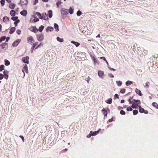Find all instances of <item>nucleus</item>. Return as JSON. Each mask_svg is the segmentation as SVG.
<instances>
[{
	"mask_svg": "<svg viewBox=\"0 0 158 158\" xmlns=\"http://www.w3.org/2000/svg\"><path fill=\"white\" fill-rule=\"evenodd\" d=\"M61 12L62 15V18H65L68 14V10L64 8H62L61 9Z\"/></svg>",
	"mask_w": 158,
	"mask_h": 158,
	"instance_id": "obj_1",
	"label": "nucleus"
},
{
	"mask_svg": "<svg viewBox=\"0 0 158 158\" xmlns=\"http://www.w3.org/2000/svg\"><path fill=\"white\" fill-rule=\"evenodd\" d=\"M27 42L28 44H32L35 41L33 38L31 36H28L27 39Z\"/></svg>",
	"mask_w": 158,
	"mask_h": 158,
	"instance_id": "obj_2",
	"label": "nucleus"
},
{
	"mask_svg": "<svg viewBox=\"0 0 158 158\" xmlns=\"http://www.w3.org/2000/svg\"><path fill=\"white\" fill-rule=\"evenodd\" d=\"M37 40L39 41H42L44 39V37L43 35L40 34L37 35Z\"/></svg>",
	"mask_w": 158,
	"mask_h": 158,
	"instance_id": "obj_3",
	"label": "nucleus"
},
{
	"mask_svg": "<svg viewBox=\"0 0 158 158\" xmlns=\"http://www.w3.org/2000/svg\"><path fill=\"white\" fill-rule=\"evenodd\" d=\"M29 57L28 56L24 57L22 58V60L23 62L27 64H29Z\"/></svg>",
	"mask_w": 158,
	"mask_h": 158,
	"instance_id": "obj_4",
	"label": "nucleus"
},
{
	"mask_svg": "<svg viewBox=\"0 0 158 158\" xmlns=\"http://www.w3.org/2000/svg\"><path fill=\"white\" fill-rule=\"evenodd\" d=\"M29 29L31 31L34 32H37V31H39L38 29L37 28L35 27L34 26H32L30 27L29 28Z\"/></svg>",
	"mask_w": 158,
	"mask_h": 158,
	"instance_id": "obj_5",
	"label": "nucleus"
},
{
	"mask_svg": "<svg viewBox=\"0 0 158 158\" xmlns=\"http://www.w3.org/2000/svg\"><path fill=\"white\" fill-rule=\"evenodd\" d=\"M98 75L99 77L102 79L104 78V72L102 71L99 70L98 73Z\"/></svg>",
	"mask_w": 158,
	"mask_h": 158,
	"instance_id": "obj_6",
	"label": "nucleus"
},
{
	"mask_svg": "<svg viewBox=\"0 0 158 158\" xmlns=\"http://www.w3.org/2000/svg\"><path fill=\"white\" fill-rule=\"evenodd\" d=\"M139 111L141 113H144L145 114H147L148 113V112L147 110H144L143 108H141V106H139Z\"/></svg>",
	"mask_w": 158,
	"mask_h": 158,
	"instance_id": "obj_7",
	"label": "nucleus"
},
{
	"mask_svg": "<svg viewBox=\"0 0 158 158\" xmlns=\"http://www.w3.org/2000/svg\"><path fill=\"white\" fill-rule=\"evenodd\" d=\"M101 129H99V130H98L97 131H95L94 132H93L92 131H90V134H92V136H94L98 134L100 132V131H101Z\"/></svg>",
	"mask_w": 158,
	"mask_h": 158,
	"instance_id": "obj_8",
	"label": "nucleus"
},
{
	"mask_svg": "<svg viewBox=\"0 0 158 158\" xmlns=\"http://www.w3.org/2000/svg\"><path fill=\"white\" fill-rule=\"evenodd\" d=\"M20 3L22 6L26 5L28 3L27 0H20Z\"/></svg>",
	"mask_w": 158,
	"mask_h": 158,
	"instance_id": "obj_9",
	"label": "nucleus"
},
{
	"mask_svg": "<svg viewBox=\"0 0 158 158\" xmlns=\"http://www.w3.org/2000/svg\"><path fill=\"white\" fill-rule=\"evenodd\" d=\"M8 73H9V72H8V71L7 70H5L4 71V74L5 76L4 77L6 79H7L8 78Z\"/></svg>",
	"mask_w": 158,
	"mask_h": 158,
	"instance_id": "obj_10",
	"label": "nucleus"
},
{
	"mask_svg": "<svg viewBox=\"0 0 158 158\" xmlns=\"http://www.w3.org/2000/svg\"><path fill=\"white\" fill-rule=\"evenodd\" d=\"M48 14L46 13L44 14H43L42 16V17H43V18H42V19H43L46 20H48Z\"/></svg>",
	"mask_w": 158,
	"mask_h": 158,
	"instance_id": "obj_11",
	"label": "nucleus"
},
{
	"mask_svg": "<svg viewBox=\"0 0 158 158\" xmlns=\"http://www.w3.org/2000/svg\"><path fill=\"white\" fill-rule=\"evenodd\" d=\"M20 14L22 15L25 16L27 14V12L26 10H24L20 12Z\"/></svg>",
	"mask_w": 158,
	"mask_h": 158,
	"instance_id": "obj_12",
	"label": "nucleus"
},
{
	"mask_svg": "<svg viewBox=\"0 0 158 158\" xmlns=\"http://www.w3.org/2000/svg\"><path fill=\"white\" fill-rule=\"evenodd\" d=\"M38 44V42H35L33 44V46L31 48V52L32 53L33 51V50L34 49H35V46L37 45Z\"/></svg>",
	"mask_w": 158,
	"mask_h": 158,
	"instance_id": "obj_13",
	"label": "nucleus"
},
{
	"mask_svg": "<svg viewBox=\"0 0 158 158\" xmlns=\"http://www.w3.org/2000/svg\"><path fill=\"white\" fill-rule=\"evenodd\" d=\"M71 43H72V44H74V45L76 47H78V46H79L80 45V44L78 42H75V41H72L71 42Z\"/></svg>",
	"mask_w": 158,
	"mask_h": 158,
	"instance_id": "obj_14",
	"label": "nucleus"
},
{
	"mask_svg": "<svg viewBox=\"0 0 158 158\" xmlns=\"http://www.w3.org/2000/svg\"><path fill=\"white\" fill-rule=\"evenodd\" d=\"M69 13L71 15H72V14H73V11H74L73 8L71 6L69 8Z\"/></svg>",
	"mask_w": 158,
	"mask_h": 158,
	"instance_id": "obj_15",
	"label": "nucleus"
},
{
	"mask_svg": "<svg viewBox=\"0 0 158 158\" xmlns=\"http://www.w3.org/2000/svg\"><path fill=\"white\" fill-rule=\"evenodd\" d=\"M48 15L50 18H51L52 16V11L51 10H49L48 11Z\"/></svg>",
	"mask_w": 158,
	"mask_h": 158,
	"instance_id": "obj_16",
	"label": "nucleus"
},
{
	"mask_svg": "<svg viewBox=\"0 0 158 158\" xmlns=\"http://www.w3.org/2000/svg\"><path fill=\"white\" fill-rule=\"evenodd\" d=\"M92 59L94 61V64H99V61H97V59L93 56L92 57Z\"/></svg>",
	"mask_w": 158,
	"mask_h": 158,
	"instance_id": "obj_17",
	"label": "nucleus"
},
{
	"mask_svg": "<svg viewBox=\"0 0 158 158\" xmlns=\"http://www.w3.org/2000/svg\"><path fill=\"white\" fill-rule=\"evenodd\" d=\"M108 104H111L112 102V99L111 98H109L105 101Z\"/></svg>",
	"mask_w": 158,
	"mask_h": 158,
	"instance_id": "obj_18",
	"label": "nucleus"
},
{
	"mask_svg": "<svg viewBox=\"0 0 158 158\" xmlns=\"http://www.w3.org/2000/svg\"><path fill=\"white\" fill-rule=\"evenodd\" d=\"M3 21L6 23H7L9 21V18L8 17H6L3 18Z\"/></svg>",
	"mask_w": 158,
	"mask_h": 158,
	"instance_id": "obj_19",
	"label": "nucleus"
},
{
	"mask_svg": "<svg viewBox=\"0 0 158 158\" xmlns=\"http://www.w3.org/2000/svg\"><path fill=\"white\" fill-rule=\"evenodd\" d=\"M10 14L12 16H14L15 15V12L14 10H11L10 11Z\"/></svg>",
	"mask_w": 158,
	"mask_h": 158,
	"instance_id": "obj_20",
	"label": "nucleus"
},
{
	"mask_svg": "<svg viewBox=\"0 0 158 158\" xmlns=\"http://www.w3.org/2000/svg\"><path fill=\"white\" fill-rule=\"evenodd\" d=\"M58 27V25L57 24L55 23L54 24V27L56 31H57L59 30Z\"/></svg>",
	"mask_w": 158,
	"mask_h": 158,
	"instance_id": "obj_21",
	"label": "nucleus"
},
{
	"mask_svg": "<svg viewBox=\"0 0 158 158\" xmlns=\"http://www.w3.org/2000/svg\"><path fill=\"white\" fill-rule=\"evenodd\" d=\"M5 64L6 66H8L10 64V62L7 60L5 59L4 60Z\"/></svg>",
	"mask_w": 158,
	"mask_h": 158,
	"instance_id": "obj_22",
	"label": "nucleus"
},
{
	"mask_svg": "<svg viewBox=\"0 0 158 158\" xmlns=\"http://www.w3.org/2000/svg\"><path fill=\"white\" fill-rule=\"evenodd\" d=\"M23 69L27 73H28V67L27 65H25L23 67Z\"/></svg>",
	"mask_w": 158,
	"mask_h": 158,
	"instance_id": "obj_23",
	"label": "nucleus"
},
{
	"mask_svg": "<svg viewBox=\"0 0 158 158\" xmlns=\"http://www.w3.org/2000/svg\"><path fill=\"white\" fill-rule=\"evenodd\" d=\"M15 27H11L10 31V34H12L15 31Z\"/></svg>",
	"mask_w": 158,
	"mask_h": 158,
	"instance_id": "obj_24",
	"label": "nucleus"
},
{
	"mask_svg": "<svg viewBox=\"0 0 158 158\" xmlns=\"http://www.w3.org/2000/svg\"><path fill=\"white\" fill-rule=\"evenodd\" d=\"M132 83V81H127L126 83V85L127 86H128L131 85Z\"/></svg>",
	"mask_w": 158,
	"mask_h": 158,
	"instance_id": "obj_25",
	"label": "nucleus"
},
{
	"mask_svg": "<svg viewBox=\"0 0 158 158\" xmlns=\"http://www.w3.org/2000/svg\"><path fill=\"white\" fill-rule=\"evenodd\" d=\"M116 83H117L118 86L119 87L121 86L122 84V82L120 81H117Z\"/></svg>",
	"mask_w": 158,
	"mask_h": 158,
	"instance_id": "obj_26",
	"label": "nucleus"
},
{
	"mask_svg": "<svg viewBox=\"0 0 158 158\" xmlns=\"http://www.w3.org/2000/svg\"><path fill=\"white\" fill-rule=\"evenodd\" d=\"M57 40L60 42H63L64 41V40L63 39H61L59 37H57L56 38Z\"/></svg>",
	"mask_w": 158,
	"mask_h": 158,
	"instance_id": "obj_27",
	"label": "nucleus"
},
{
	"mask_svg": "<svg viewBox=\"0 0 158 158\" xmlns=\"http://www.w3.org/2000/svg\"><path fill=\"white\" fill-rule=\"evenodd\" d=\"M15 6V5L14 3H11L10 4V7L11 8H14Z\"/></svg>",
	"mask_w": 158,
	"mask_h": 158,
	"instance_id": "obj_28",
	"label": "nucleus"
},
{
	"mask_svg": "<svg viewBox=\"0 0 158 158\" xmlns=\"http://www.w3.org/2000/svg\"><path fill=\"white\" fill-rule=\"evenodd\" d=\"M132 104V107L133 108H136L137 107V104H136L135 103H131Z\"/></svg>",
	"mask_w": 158,
	"mask_h": 158,
	"instance_id": "obj_29",
	"label": "nucleus"
},
{
	"mask_svg": "<svg viewBox=\"0 0 158 158\" xmlns=\"http://www.w3.org/2000/svg\"><path fill=\"white\" fill-rule=\"evenodd\" d=\"M152 105L154 107L158 109V105L157 103L154 102L152 103Z\"/></svg>",
	"mask_w": 158,
	"mask_h": 158,
	"instance_id": "obj_30",
	"label": "nucleus"
},
{
	"mask_svg": "<svg viewBox=\"0 0 158 158\" xmlns=\"http://www.w3.org/2000/svg\"><path fill=\"white\" fill-rule=\"evenodd\" d=\"M44 28V26H43V25L41 26H40L39 27V29H38L39 31H40L41 32L42 31L43 29Z\"/></svg>",
	"mask_w": 158,
	"mask_h": 158,
	"instance_id": "obj_31",
	"label": "nucleus"
},
{
	"mask_svg": "<svg viewBox=\"0 0 158 158\" xmlns=\"http://www.w3.org/2000/svg\"><path fill=\"white\" fill-rule=\"evenodd\" d=\"M102 111H104L103 114L105 116H107V113L106 110V109H103L102 110Z\"/></svg>",
	"mask_w": 158,
	"mask_h": 158,
	"instance_id": "obj_32",
	"label": "nucleus"
},
{
	"mask_svg": "<svg viewBox=\"0 0 158 158\" xmlns=\"http://www.w3.org/2000/svg\"><path fill=\"white\" fill-rule=\"evenodd\" d=\"M53 30V28L52 27H48L46 29L47 31H48V30H49L50 31H52Z\"/></svg>",
	"mask_w": 158,
	"mask_h": 158,
	"instance_id": "obj_33",
	"label": "nucleus"
},
{
	"mask_svg": "<svg viewBox=\"0 0 158 158\" xmlns=\"http://www.w3.org/2000/svg\"><path fill=\"white\" fill-rule=\"evenodd\" d=\"M36 14L39 17V18L40 19H42V18H43V17H42V16L41 15V14L40 13L37 12L36 13Z\"/></svg>",
	"mask_w": 158,
	"mask_h": 158,
	"instance_id": "obj_34",
	"label": "nucleus"
},
{
	"mask_svg": "<svg viewBox=\"0 0 158 158\" xmlns=\"http://www.w3.org/2000/svg\"><path fill=\"white\" fill-rule=\"evenodd\" d=\"M30 22L31 23L35 22L34 16H32V17L31 18Z\"/></svg>",
	"mask_w": 158,
	"mask_h": 158,
	"instance_id": "obj_35",
	"label": "nucleus"
},
{
	"mask_svg": "<svg viewBox=\"0 0 158 158\" xmlns=\"http://www.w3.org/2000/svg\"><path fill=\"white\" fill-rule=\"evenodd\" d=\"M43 44L42 43H41L38 45L35 48V49H36L40 48L41 46H43Z\"/></svg>",
	"mask_w": 158,
	"mask_h": 158,
	"instance_id": "obj_36",
	"label": "nucleus"
},
{
	"mask_svg": "<svg viewBox=\"0 0 158 158\" xmlns=\"http://www.w3.org/2000/svg\"><path fill=\"white\" fill-rule=\"evenodd\" d=\"M82 14V12L80 10H78L77 12V16H80Z\"/></svg>",
	"mask_w": 158,
	"mask_h": 158,
	"instance_id": "obj_37",
	"label": "nucleus"
},
{
	"mask_svg": "<svg viewBox=\"0 0 158 158\" xmlns=\"http://www.w3.org/2000/svg\"><path fill=\"white\" fill-rule=\"evenodd\" d=\"M4 65H1L0 66V71H2V70H3L4 69Z\"/></svg>",
	"mask_w": 158,
	"mask_h": 158,
	"instance_id": "obj_38",
	"label": "nucleus"
},
{
	"mask_svg": "<svg viewBox=\"0 0 158 158\" xmlns=\"http://www.w3.org/2000/svg\"><path fill=\"white\" fill-rule=\"evenodd\" d=\"M100 58L101 59H102V58H103V60L105 61H106V64H107V65H108V62H107V61L106 60V59L104 57H100Z\"/></svg>",
	"mask_w": 158,
	"mask_h": 158,
	"instance_id": "obj_39",
	"label": "nucleus"
},
{
	"mask_svg": "<svg viewBox=\"0 0 158 158\" xmlns=\"http://www.w3.org/2000/svg\"><path fill=\"white\" fill-rule=\"evenodd\" d=\"M18 44V43H17V42H15L13 44V46L14 47H16L17 45Z\"/></svg>",
	"mask_w": 158,
	"mask_h": 158,
	"instance_id": "obj_40",
	"label": "nucleus"
},
{
	"mask_svg": "<svg viewBox=\"0 0 158 158\" xmlns=\"http://www.w3.org/2000/svg\"><path fill=\"white\" fill-rule=\"evenodd\" d=\"M146 85L144 86L145 88H148L149 87V82H147L146 83Z\"/></svg>",
	"mask_w": 158,
	"mask_h": 158,
	"instance_id": "obj_41",
	"label": "nucleus"
},
{
	"mask_svg": "<svg viewBox=\"0 0 158 158\" xmlns=\"http://www.w3.org/2000/svg\"><path fill=\"white\" fill-rule=\"evenodd\" d=\"M138 111L137 110H134L133 111V114L134 115L137 114L138 113Z\"/></svg>",
	"mask_w": 158,
	"mask_h": 158,
	"instance_id": "obj_42",
	"label": "nucleus"
},
{
	"mask_svg": "<svg viewBox=\"0 0 158 158\" xmlns=\"http://www.w3.org/2000/svg\"><path fill=\"white\" fill-rule=\"evenodd\" d=\"M19 22L20 20L17 19L16 21H15V22L14 23L16 25V26H17V24Z\"/></svg>",
	"mask_w": 158,
	"mask_h": 158,
	"instance_id": "obj_43",
	"label": "nucleus"
},
{
	"mask_svg": "<svg viewBox=\"0 0 158 158\" xmlns=\"http://www.w3.org/2000/svg\"><path fill=\"white\" fill-rule=\"evenodd\" d=\"M17 19H18V17H13L11 18V19L14 21H16Z\"/></svg>",
	"mask_w": 158,
	"mask_h": 158,
	"instance_id": "obj_44",
	"label": "nucleus"
},
{
	"mask_svg": "<svg viewBox=\"0 0 158 158\" xmlns=\"http://www.w3.org/2000/svg\"><path fill=\"white\" fill-rule=\"evenodd\" d=\"M127 110L128 111H131L132 110V109L131 107L129 106L127 107Z\"/></svg>",
	"mask_w": 158,
	"mask_h": 158,
	"instance_id": "obj_45",
	"label": "nucleus"
},
{
	"mask_svg": "<svg viewBox=\"0 0 158 158\" xmlns=\"http://www.w3.org/2000/svg\"><path fill=\"white\" fill-rule=\"evenodd\" d=\"M1 4L2 6H4L5 5V0H1Z\"/></svg>",
	"mask_w": 158,
	"mask_h": 158,
	"instance_id": "obj_46",
	"label": "nucleus"
},
{
	"mask_svg": "<svg viewBox=\"0 0 158 158\" xmlns=\"http://www.w3.org/2000/svg\"><path fill=\"white\" fill-rule=\"evenodd\" d=\"M120 114L122 115H125V113L123 110H121L120 112Z\"/></svg>",
	"mask_w": 158,
	"mask_h": 158,
	"instance_id": "obj_47",
	"label": "nucleus"
},
{
	"mask_svg": "<svg viewBox=\"0 0 158 158\" xmlns=\"http://www.w3.org/2000/svg\"><path fill=\"white\" fill-rule=\"evenodd\" d=\"M16 32L17 34L18 35H20L21 32V31L20 30L18 29L16 31Z\"/></svg>",
	"mask_w": 158,
	"mask_h": 158,
	"instance_id": "obj_48",
	"label": "nucleus"
},
{
	"mask_svg": "<svg viewBox=\"0 0 158 158\" xmlns=\"http://www.w3.org/2000/svg\"><path fill=\"white\" fill-rule=\"evenodd\" d=\"M34 20H35V22H37L39 20V19H38V18H37L36 17H35L34 16Z\"/></svg>",
	"mask_w": 158,
	"mask_h": 158,
	"instance_id": "obj_49",
	"label": "nucleus"
},
{
	"mask_svg": "<svg viewBox=\"0 0 158 158\" xmlns=\"http://www.w3.org/2000/svg\"><path fill=\"white\" fill-rule=\"evenodd\" d=\"M125 89H123L120 90V92L122 94H123L125 93Z\"/></svg>",
	"mask_w": 158,
	"mask_h": 158,
	"instance_id": "obj_50",
	"label": "nucleus"
},
{
	"mask_svg": "<svg viewBox=\"0 0 158 158\" xmlns=\"http://www.w3.org/2000/svg\"><path fill=\"white\" fill-rule=\"evenodd\" d=\"M1 40H2V41H4L6 39V37L5 36H3L1 37Z\"/></svg>",
	"mask_w": 158,
	"mask_h": 158,
	"instance_id": "obj_51",
	"label": "nucleus"
},
{
	"mask_svg": "<svg viewBox=\"0 0 158 158\" xmlns=\"http://www.w3.org/2000/svg\"><path fill=\"white\" fill-rule=\"evenodd\" d=\"M38 2V0H34V5H35Z\"/></svg>",
	"mask_w": 158,
	"mask_h": 158,
	"instance_id": "obj_52",
	"label": "nucleus"
},
{
	"mask_svg": "<svg viewBox=\"0 0 158 158\" xmlns=\"http://www.w3.org/2000/svg\"><path fill=\"white\" fill-rule=\"evenodd\" d=\"M19 137H20L22 139L23 141L24 142V139L23 136L22 135H20L19 136Z\"/></svg>",
	"mask_w": 158,
	"mask_h": 158,
	"instance_id": "obj_53",
	"label": "nucleus"
},
{
	"mask_svg": "<svg viewBox=\"0 0 158 158\" xmlns=\"http://www.w3.org/2000/svg\"><path fill=\"white\" fill-rule=\"evenodd\" d=\"M109 76L110 77H114V76L111 73L109 74Z\"/></svg>",
	"mask_w": 158,
	"mask_h": 158,
	"instance_id": "obj_54",
	"label": "nucleus"
},
{
	"mask_svg": "<svg viewBox=\"0 0 158 158\" xmlns=\"http://www.w3.org/2000/svg\"><path fill=\"white\" fill-rule=\"evenodd\" d=\"M3 75L2 74H0V80L2 79L3 78Z\"/></svg>",
	"mask_w": 158,
	"mask_h": 158,
	"instance_id": "obj_55",
	"label": "nucleus"
},
{
	"mask_svg": "<svg viewBox=\"0 0 158 158\" xmlns=\"http://www.w3.org/2000/svg\"><path fill=\"white\" fill-rule=\"evenodd\" d=\"M139 95L140 96L143 95V94L141 93V91L140 90H139Z\"/></svg>",
	"mask_w": 158,
	"mask_h": 158,
	"instance_id": "obj_56",
	"label": "nucleus"
},
{
	"mask_svg": "<svg viewBox=\"0 0 158 158\" xmlns=\"http://www.w3.org/2000/svg\"><path fill=\"white\" fill-rule=\"evenodd\" d=\"M92 135V134H90V132L89 133V134L87 136V137L88 138H89Z\"/></svg>",
	"mask_w": 158,
	"mask_h": 158,
	"instance_id": "obj_57",
	"label": "nucleus"
},
{
	"mask_svg": "<svg viewBox=\"0 0 158 158\" xmlns=\"http://www.w3.org/2000/svg\"><path fill=\"white\" fill-rule=\"evenodd\" d=\"M60 2H57L56 5H57V7H59V6L60 5Z\"/></svg>",
	"mask_w": 158,
	"mask_h": 158,
	"instance_id": "obj_58",
	"label": "nucleus"
},
{
	"mask_svg": "<svg viewBox=\"0 0 158 158\" xmlns=\"http://www.w3.org/2000/svg\"><path fill=\"white\" fill-rule=\"evenodd\" d=\"M114 97H115L117 98H119L118 95L117 94H116L114 95Z\"/></svg>",
	"mask_w": 158,
	"mask_h": 158,
	"instance_id": "obj_59",
	"label": "nucleus"
},
{
	"mask_svg": "<svg viewBox=\"0 0 158 158\" xmlns=\"http://www.w3.org/2000/svg\"><path fill=\"white\" fill-rule=\"evenodd\" d=\"M25 71L23 69V70H22V72H23V77H25Z\"/></svg>",
	"mask_w": 158,
	"mask_h": 158,
	"instance_id": "obj_60",
	"label": "nucleus"
},
{
	"mask_svg": "<svg viewBox=\"0 0 158 158\" xmlns=\"http://www.w3.org/2000/svg\"><path fill=\"white\" fill-rule=\"evenodd\" d=\"M90 79V78L89 77H88V78L87 79V80H86V81H87L88 83H89V81Z\"/></svg>",
	"mask_w": 158,
	"mask_h": 158,
	"instance_id": "obj_61",
	"label": "nucleus"
},
{
	"mask_svg": "<svg viewBox=\"0 0 158 158\" xmlns=\"http://www.w3.org/2000/svg\"><path fill=\"white\" fill-rule=\"evenodd\" d=\"M109 68L111 69V70H113L114 71H115L116 70L115 69H114L113 68Z\"/></svg>",
	"mask_w": 158,
	"mask_h": 158,
	"instance_id": "obj_62",
	"label": "nucleus"
},
{
	"mask_svg": "<svg viewBox=\"0 0 158 158\" xmlns=\"http://www.w3.org/2000/svg\"><path fill=\"white\" fill-rule=\"evenodd\" d=\"M100 35L99 34L97 36H96V38H100Z\"/></svg>",
	"mask_w": 158,
	"mask_h": 158,
	"instance_id": "obj_63",
	"label": "nucleus"
},
{
	"mask_svg": "<svg viewBox=\"0 0 158 158\" xmlns=\"http://www.w3.org/2000/svg\"><path fill=\"white\" fill-rule=\"evenodd\" d=\"M124 100H121V103H124Z\"/></svg>",
	"mask_w": 158,
	"mask_h": 158,
	"instance_id": "obj_64",
	"label": "nucleus"
}]
</instances>
